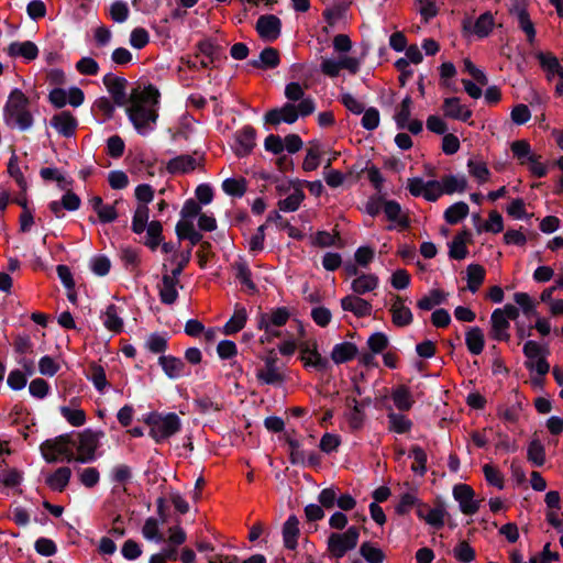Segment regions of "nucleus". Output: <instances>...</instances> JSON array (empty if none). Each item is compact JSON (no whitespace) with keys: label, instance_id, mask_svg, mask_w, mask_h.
<instances>
[{"label":"nucleus","instance_id":"41","mask_svg":"<svg viewBox=\"0 0 563 563\" xmlns=\"http://www.w3.org/2000/svg\"><path fill=\"white\" fill-rule=\"evenodd\" d=\"M285 442L289 446V461L292 465H305L306 463V455L305 452L301 450V442L294 437H290L289 431L285 432L284 434Z\"/></svg>","mask_w":563,"mask_h":563},{"label":"nucleus","instance_id":"60","mask_svg":"<svg viewBox=\"0 0 563 563\" xmlns=\"http://www.w3.org/2000/svg\"><path fill=\"white\" fill-rule=\"evenodd\" d=\"M482 230L492 233L501 232L504 230V220L501 214L496 210L490 211L488 216V221L484 225L477 227L478 233H481Z\"/></svg>","mask_w":563,"mask_h":563},{"label":"nucleus","instance_id":"55","mask_svg":"<svg viewBox=\"0 0 563 563\" xmlns=\"http://www.w3.org/2000/svg\"><path fill=\"white\" fill-rule=\"evenodd\" d=\"M109 476L112 483L125 485L133 477L132 468L126 464H118L112 467Z\"/></svg>","mask_w":563,"mask_h":563},{"label":"nucleus","instance_id":"64","mask_svg":"<svg viewBox=\"0 0 563 563\" xmlns=\"http://www.w3.org/2000/svg\"><path fill=\"white\" fill-rule=\"evenodd\" d=\"M515 302L522 309V312L527 317L538 316L536 310V302L531 299L527 292H516L514 295Z\"/></svg>","mask_w":563,"mask_h":563},{"label":"nucleus","instance_id":"58","mask_svg":"<svg viewBox=\"0 0 563 563\" xmlns=\"http://www.w3.org/2000/svg\"><path fill=\"white\" fill-rule=\"evenodd\" d=\"M366 344L369 351L376 354H380L388 347L389 340L384 332H374L367 339Z\"/></svg>","mask_w":563,"mask_h":563},{"label":"nucleus","instance_id":"59","mask_svg":"<svg viewBox=\"0 0 563 563\" xmlns=\"http://www.w3.org/2000/svg\"><path fill=\"white\" fill-rule=\"evenodd\" d=\"M410 452L415 459V463L411 465V470L415 473L424 475L427 472V453H426V451L419 445H412Z\"/></svg>","mask_w":563,"mask_h":563},{"label":"nucleus","instance_id":"31","mask_svg":"<svg viewBox=\"0 0 563 563\" xmlns=\"http://www.w3.org/2000/svg\"><path fill=\"white\" fill-rule=\"evenodd\" d=\"M196 47L199 54H202L208 59H210V63H216L227 58V56L223 55V47L217 44L211 38H205L199 41Z\"/></svg>","mask_w":563,"mask_h":563},{"label":"nucleus","instance_id":"13","mask_svg":"<svg viewBox=\"0 0 563 563\" xmlns=\"http://www.w3.org/2000/svg\"><path fill=\"white\" fill-rule=\"evenodd\" d=\"M49 125L62 136L71 137L78 128V120L70 111L64 110L51 118Z\"/></svg>","mask_w":563,"mask_h":563},{"label":"nucleus","instance_id":"32","mask_svg":"<svg viewBox=\"0 0 563 563\" xmlns=\"http://www.w3.org/2000/svg\"><path fill=\"white\" fill-rule=\"evenodd\" d=\"M391 399L396 408L400 411L410 410L415 404L410 389L406 385H399L394 388L391 391Z\"/></svg>","mask_w":563,"mask_h":563},{"label":"nucleus","instance_id":"48","mask_svg":"<svg viewBox=\"0 0 563 563\" xmlns=\"http://www.w3.org/2000/svg\"><path fill=\"white\" fill-rule=\"evenodd\" d=\"M104 314L103 325L106 329L113 333H121L123 331V320L118 316V307L114 303L109 305Z\"/></svg>","mask_w":563,"mask_h":563},{"label":"nucleus","instance_id":"14","mask_svg":"<svg viewBox=\"0 0 563 563\" xmlns=\"http://www.w3.org/2000/svg\"><path fill=\"white\" fill-rule=\"evenodd\" d=\"M256 130L252 125H244L234 134L236 146L234 153L238 157L247 156L255 146Z\"/></svg>","mask_w":563,"mask_h":563},{"label":"nucleus","instance_id":"38","mask_svg":"<svg viewBox=\"0 0 563 563\" xmlns=\"http://www.w3.org/2000/svg\"><path fill=\"white\" fill-rule=\"evenodd\" d=\"M222 190L231 197L241 198L247 190V180L243 177L240 178H227L222 181Z\"/></svg>","mask_w":563,"mask_h":563},{"label":"nucleus","instance_id":"51","mask_svg":"<svg viewBox=\"0 0 563 563\" xmlns=\"http://www.w3.org/2000/svg\"><path fill=\"white\" fill-rule=\"evenodd\" d=\"M387 418L390 424L389 429L395 431L396 433L404 434L411 430L412 422L404 415L390 411L388 412Z\"/></svg>","mask_w":563,"mask_h":563},{"label":"nucleus","instance_id":"47","mask_svg":"<svg viewBox=\"0 0 563 563\" xmlns=\"http://www.w3.org/2000/svg\"><path fill=\"white\" fill-rule=\"evenodd\" d=\"M445 294L441 289H432L429 296H423L417 301V307L423 311H430L435 306H440L445 301Z\"/></svg>","mask_w":563,"mask_h":563},{"label":"nucleus","instance_id":"37","mask_svg":"<svg viewBox=\"0 0 563 563\" xmlns=\"http://www.w3.org/2000/svg\"><path fill=\"white\" fill-rule=\"evenodd\" d=\"M468 205L464 201H457L444 211L443 218L446 223L454 225L465 219L468 216Z\"/></svg>","mask_w":563,"mask_h":563},{"label":"nucleus","instance_id":"26","mask_svg":"<svg viewBox=\"0 0 563 563\" xmlns=\"http://www.w3.org/2000/svg\"><path fill=\"white\" fill-rule=\"evenodd\" d=\"M512 13L516 14L518 20L519 29L525 32L527 36V41L530 44H533L536 41V27L533 22L530 19V14L528 10L523 7L516 5L512 10Z\"/></svg>","mask_w":563,"mask_h":563},{"label":"nucleus","instance_id":"6","mask_svg":"<svg viewBox=\"0 0 563 563\" xmlns=\"http://www.w3.org/2000/svg\"><path fill=\"white\" fill-rule=\"evenodd\" d=\"M102 434V432H100ZM78 445L76 455V462L79 463H90L96 460V451L99 446V433L92 431L91 429H86L82 432L78 433Z\"/></svg>","mask_w":563,"mask_h":563},{"label":"nucleus","instance_id":"8","mask_svg":"<svg viewBox=\"0 0 563 563\" xmlns=\"http://www.w3.org/2000/svg\"><path fill=\"white\" fill-rule=\"evenodd\" d=\"M475 492L467 484H456L453 487V497L460 505V510L466 516L475 515L479 509V501L474 499Z\"/></svg>","mask_w":563,"mask_h":563},{"label":"nucleus","instance_id":"50","mask_svg":"<svg viewBox=\"0 0 563 563\" xmlns=\"http://www.w3.org/2000/svg\"><path fill=\"white\" fill-rule=\"evenodd\" d=\"M148 208L145 205H139L132 218L131 229L135 234H141L148 225Z\"/></svg>","mask_w":563,"mask_h":563},{"label":"nucleus","instance_id":"42","mask_svg":"<svg viewBox=\"0 0 563 563\" xmlns=\"http://www.w3.org/2000/svg\"><path fill=\"white\" fill-rule=\"evenodd\" d=\"M391 321L398 328L408 327L413 321L411 310L405 305H393L390 308Z\"/></svg>","mask_w":563,"mask_h":563},{"label":"nucleus","instance_id":"2","mask_svg":"<svg viewBox=\"0 0 563 563\" xmlns=\"http://www.w3.org/2000/svg\"><path fill=\"white\" fill-rule=\"evenodd\" d=\"M30 99L19 88H14L4 106V120L8 125L18 126L21 131L29 130L34 122L29 111Z\"/></svg>","mask_w":563,"mask_h":563},{"label":"nucleus","instance_id":"40","mask_svg":"<svg viewBox=\"0 0 563 563\" xmlns=\"http://www.w3.org/2000/svg\"><path fill=\"white\" fill-rule=\"evenodd\" d=\"M384 212L386 218L391 221L396 222L401 228H408L409 227V220L406 217H400L401 214V206L396 200H386L384 202Z\"/></svg>","mask_w":563,"mask_h":563},{"label":"nucleus","instance_id":"49","mask_svg":"<svg viewBox=\"0 0 563 563\" xmlns=\"http://www.w3.org/2000/svg\"><path fill=\"white\" fill-rule=\"evenodd\" d=\"M360 554L367 563H383L386 559L382 549L369 541L363 542L360 547Z\"/></svg>","mask_w":563,"mask_h":563},{"label":"nucleus","instance_id":"30","mask_svg":"<svg viewBox=\"0 0 563 563\" xmlns=\"http://www.w3.org/2000/svg\"><path fill=\"white\" fill-rule=\"evenodd\" d=\"M8 54L13 57L21 56L26 60H34L38 55V48L31 41L13 42L8 47Z\"/></svg>","mask_w":563,"mask_h":563},{"label":"nucleus","instance_id":"54","mask_svg":"<svg viewBox=\"0 0 563 563\" xmlns=\"http://www.w3.org/2000/svg\"><path fill=\"white\" fill-rule=\"evenodd\" d=\"M321 150L319 143L313 142L312 146L308 148L307 155L302 163V168L306 172L316 170L320 165Z\"/></svg>","mask_w":563,"mask_h":563},{"label":"nucleus","instance_id":"16","mask_svg":"<svg viewBox=\"0 0 563 563\" xmlns=\"http://www.w3.org/2000/svg\"><path fill=\"white\" fill-rule=\"evenodd\" d=\"M165 273L162 276L163 286L159 288V299L164 305H173L178 298L176 286L179 283V276H174V273H167L166 264H163Z\"/></svg>","mask_w":563,"mask_h":563},{"label":"nucleus","instance_id":"15","mask_svg":"<svg viewBox=\"0 0 563 563\" xmlns=\"http://www.w3.org/2000/svg\"><path fill=\"white\" fill-rule=\"evenodd\" d=\"M442 111L445 118L462 122H468L473 115L472 110L466 108L464 104H461V100L457 97L444 98Z\"/></svg>","mask_w":563,"mask_h":563},{"label":"nucleus","instance_id":"1","mask_svg":"<svg viewBox=\"0 0 563 563\" xmlns=\"http://www.w3.org/2000/svg\"><path fill=\"white\" fill-rule=\"evenodd\" d=\"M159 97L158 89L151 84L141 92L133 89L130 95V106L126 107L125 112L135 130L142 135L153 131V125L156 124Z\"/></svg>","mask_w":563,"mask_h":563},{"label":"nucleus","instance_id":"20","mask_svg":"<svg viewBox=\"0 0 563 563\" xmlns=\"http://www.w3.org/2000/svg\"><path fill=\"white\" fill-rule=\"evenodd\" d=\"M490 336L496 341L507 342L510 339L508 329L510 328L509 321L506 319L501 309H495L490 316Z\"/></svg>","mask_w":563,"mask_h":563},{"label":"nucleus","instance_id":"23","mask_svg":"<svg viewBox=\"0 0 563 563\" xmlns=\"http://www.w3.org/2000/svg\"><path fill=\"white\" fill-rule=\"evenodd\" d=\"M283 541L288 550H296L300 534L299 520L296 515H290L283 525Z\"/></svg>","mask_w":563,"mask_h":563},{"label":"nucleus","instance_id":"63","mask_svg":"<svg viewBox=\"0 0 563 563\" xmlns=\"http://www.w3.org/2000/svg\"><path fill=\"white\" fill-rule=\"evenodd\" d=\"M196 410L201 415H207L210 411H220L222 406L211 399L210 396H199L194 400Z\"/></svg>","mask_w":563,"mask_h":563},{"label":"nucleus","instance_id":"52","mask_svg":"<svg viewBox=\"0 0 563 563\" xmlns=\"http://www.w3.org/2000/svg\"><path fill=\"white\" fill-rule=\"evenodd\" d=\"M305 199V192L297 188L287 198L278 201V208L284 212H294L299 209L302 200Z\"/></svg>","mask_w":563,"mask_h":563},{"label":"nucleus","instance_id":"3","mask_svg":"<svg viewBox=\"0 0 563 563\" xmlns=\"http://www.w3.org/2000/svg\"><path fill=\"white\" fill-rule=\"evenodd\" d=\"M76 444L77 441L74 439L73 433H64L45 440L40 445V451L46 463L53 464L59 461L71 463L76 462V454L74 452Z\"/></svg>","mask_w":563,"mask_h":563},{"label":"nucleus","instance_id":"61","mask_svg":"<svg viewBox=\"0 0 563 563\" xmlns=\"http://www.w3.org/2000/svg\"><path fill=\"white\" fill-rule=\"evenodd\" d=\"M145 346L152 353L161 354L167 350L168 341L166 336L159 333H151L145 342Z\"/></svg>","mask_w":563,"mask_h":563},{"label":"nucleus","instance_id":"39","mask_svg":"<svg viewBox=\"0 0 563 563\" xmlns=\"http://www.w3.org/2000/svg\"><path fill=\"white\" fill-rule=\"evenodd\" d=\"M146 230V240L144 244L155 251L163 242V225L159 221L153 220L148 223Z\"/></svg>","mask_w":563,"mask_h":563},{"label":"nucleus","instance_id":"62","mask_svg":"<svg viewBox=\"0 0 563 563\" xmlns=\"http://www.w3.org/2000/svg\"><path fill=\"white\" fill-rule=\"evenodd\" d=\"M445 515L446 510L444 506L440 504L439 506L429 509L424 521L435 529H441L444 526Z\"/></svg>","mask_w":563,"mask_h":563},{"label":"nucleus","instance_id":"53","mask_svg":"<svg viewBox=\"0 0 563 563\" xmlns=\"http://www.w3.org/2000/svg\"><path fill=\"white\" fill-rule=\"evenodd\" d=\"M365 170L367 172L368 180L371 181L373 187L377 190V192H380L383 183L385 179H384L379 168L376 167L375 165H372V166L365 167V168H360V169H357V166L354 165L349 174L357 173V175L360 176V174Z\"/></svg>","mask_w":563,"mask_h":563},{"label":"nucleus","instance_id":"22","mask_svg":"<svg viewBox=\"0 0 563 563\" xmlns=\"http://www.w3.org/2000/svg\"><path fill=\"white\" fill-rule=\"evenodd\" d=\"M280 64L278 49L275 47H265L257 59H251L247 65L257 69H274Z\"/></svg>","mask_w":563,"mask_h":563},{"label":"nucleus","instance_id":"9","mask_svg":"<svg viewBox=\"0 0 563 563\" xmlns=\"http://www.w3.org/2000/svg\"><path fill=\"white\" fill-rule=\"evenodd\" d=\"M495 26V19L490 11L482 13L473 23L472 18L467 16L462 22L464 33H474L479 38L487 37Z\"/></svg>","mask_w":563,"mask_h":563},{"label":"nucleus","instance_id":"43","mask_svg":"<svg viewBox=\"0 0 563 563\" xmlns=\"http://www.w3.org/2000/svg\"><path fill=\"white\" fill-rule=\"evenodd\" d=\"M528 461L536 467H541L545 463V448L539 439L530 441L527 450Z\"/></svg>","mask_w":563,"mask_h":563},{"label":"nucleus","instance_id":"17","mask_svg":"<svg viewBox=\"0 0 563 563\" xmlns=\"http://www.w3.org/2000/svg\"><path fill=\"white\" fill-rule=\"evenodd\" d=\"M164 374L173 380H176L185 375H188L186 363L180 358L173 355H161L158 357Z\"/></svg>","mask_w":563,"mask_h":563},{"label":"nucleus","instance_id":"57","mask_svg":"<svg viewBox=\"0 0 563 563\" xmlns=\"http://www.w3.org/2000/svg\"><path fill=\"white\" fill-rule=\"evenodd\" d=\"M340 488L332 485L323 488L318 495V501L324 509H332L338 504Z\"/></svg>","mask_w":563,"mask_h":563},{"label":"nucleus","instance_id":"25","mask_svg":"<svg viewBox=\"0 0 563 563\" xmlns=\"http://www.w3.org/2000/svg\"><path fill=\"white\" fill-rule=\"evenodd\" d=\"M71 477V470L67 466L58 467L54 473L49 474L45 483L54 492L62 493L68 486Z\"/></svg>","mask_w":563,"mask_h":563},{"label":"nucleus","instance_id":"5","mask_svg":"<svg viewBox=\"0 0 563 563\" xmlns=\"http://www.w3.org/2000/svg\"><path fill=\"white\" fill-rule=\"evenodd\" d=\"M360 538V529L351 526L344 533L333 532L329 536L328 551L335 559H342L349 551L356 548Z\"/></svg>","mask_w":563,"mask_h":563},{"label":"nucleus","instance_id":"7","mask_svg":"<svg viewBox=\"0 0 563 563\" xmlns=\"http://www.w3.org/2000/svg\"><path fill=\"white\" fill-rule=\"evenodd\" d=\"M299 349L300 360L305 368H314L318 372H325L330 367L329 360L319 353L316 341L312 343L308 341L301 342Z\"/></svg>","mask_w":563,"mask_h":563},{"label":"nucleus","instance_id":"29","mask_svg":"<svg viewBox=\"0 0 563 563\" xmlns=\"http://www.w3.org/2000/svg\"><path fill=\"white\" fill-rule=\"evenodd\" d=\"M196 168V159L187 154L178 155L168 161L166 170L172 174H186Z\"/></svg>","mask_w":563,"mask_h":563},{"label":"nucleus","instance_id":"35","mask_svg":"<svg viewBox=\"0 0 563 563\" xmlns=\"http://www.w3.org/2000/svg\"><path fill=\"white\" fill-rule=\"evenodd\" d=\"M486 271L479 264H470L466 267L467 288L475 294L485 280Z\"/></svg>","mask_w":563,"mask_h":563},{"label":"nucleus","instance_id":"24","mask_svg":"<svg viewBox=\"0 0 563 563\" xmlns=\"http://www.w3.org/2000/svg\"><path fill=\"white\" fill-rule=\"evenodd\" d=\"M358 355V349L355 343L342 342L333 346L331 360L335 364H344L354 360Z\"/></svg>","mask_w":563,"mask_h":563},{"label":"nucleus","instance_id":"18","mask_svg":"<svg viewBox=\"0 0 563 563\" xmlns=\"http://www.w3.org/2000/svg\"><path fill=\"white\" fill-rule=\"evenodd\" d=\"M341 308L352 312L357 318L368 317L372 313V303L360 296L347 295L341 299Z\"/></svg>","mask_w":563,"mask_h":563},{"label":"nucleus","instance_id":"34","mask_svg":"<svg viewBox=\"0 0 563 563\" xmlns=\"http://www.w3.org/2000/svg\"><path fill=\"white\" fill-rule=\"evenodd\" d=\"M85 375L99 393H103L104 388L108 386V380L104 368L101 365L96 362H91L85 372Z\"/></svg>","mask_w":563,"mask_h":563},{"label":"nucleus","instance_id":"28","mask_svg":"<svg viewBox=\"0 0 563 563\" xmlns=\"http://www.w3.org/2000/svg\"><path fill=\"white\" fill-rule=\"evenodd\" d=\"M247 321V312L243 306L235 305L233 316L223 325V333L232 335L241 331Z\"/></svg>","mask_w":563,"mask_h":563},{"label":"nucleus","instance_id":"19","mask_svg":"<svg viewBox=\"0 0 563 563\" xmlns=\"http://www.w3.org/2000/svg\"><path fill=\"white\" fill-rule=\"evenodd\" d=\"M277 356L274 351H269V355L265 358L266 371H258L256 377L267 385H277L284 382V375L277 369Z\"/></svg>","mask_w":563,"mask_h":563},{"label":"nucleus","instance_id":"36","mask_svg":"<svg viewBox=\"0 0 563 563\" xmlns=\"http://www.w3.org/2000/svg\"><path fill=\"white\" fill-rule=\"evenodd\" d=\"M378 277L374 274H362L353 279L351 284L352 290L356 295H364L377 288Z\"/></svg>","mask_w":563,"mask_h":563},{"label":"nucleus","instance_id":"21","mask_svg":"<svg viewBox=\"0 0 563 563\" xmlns=\"http://www.w3.org/2000/svg\"><path fill=\"white\" fill-rule=\"evenodd\" d=\"M290 317V312L287 307H278L272 311L268 316L267 313H261L258 319V329L265 330L266 333L269 332V327H283L287 323Z\"/></svg>","mask_w":563,"mask_h":563},{"label":"nucleus","instance_id":"12","mask_svg":"<svg viewBox=\"0 0 563 563\" xmlns=\"http://www.w3.org/2000/svg\"><path fill=\"white\" fill-rule=\"evenodd\" d=\"M299 118L296 104L291 102L284 103L280 108H274L267 111L264 115V122L274 126L279 125L282 122L287 124L295 123Z\"/></svg>","mask_w":563,"mask_h":563},{"label":"nucleus","instance_id":"44","mask_svg":"<svg viewBox=\"0 0 563 563\" xmlns=\"http://www.w3.org/2000/svg\"><path fill=\"white\" fill-rule=\"evenodd\" d=\"M232 267L235 269V278L247 289L256 291V285L252 280V272L249 267V264L241 260L234 262Z\"/></svg>","mask_w":563,"mask_h":563},{"label":"nucleus","instance_id":"4","mask_svg":"<svg viewBox=\"0 0 563 563\" xmlns=\"http://www.w3.org/2000/svg\"><path fill=\"white\" fill-rule=\"evenodd\" d=\"M145 423L151 427L150 435L157 443L163 442L180 430V419L175 412H169L165 416L153 412L145 419Z\"/></svg>","mask_w":563,"mask_h":563},{"label":"nucleus","instance_id":"11","mask_svg":"<svg viewBox=\"0 0 563 563\" xmlns=\"http://www.w3.org/2000/svg\"><path fill=\"white\" fill-rule=\"evenodd\" d=\"M103 85L111 95L113 103L118 107H123L130 102V97L126 96L128 80L124 77L114 76L109 73L103 76Z\"/></svg>","mask_w":563,"mask_h":563},{"label":"nucleus","instance_id":"10","mask_svg":"<svg viewBox=\"0 0 563 563\" xmlns=\"http://www.w3.org/2000/svg\"><path fill=\"white\" fill-rule=\"evenodd\" d=\"M255 30L263 41L274 42L282 33V21L274 14H263L257 19Z\"/></svg>","mask_w":563,"mask_h":563},{"label":"nucleus","instance_id":"56","mask_svg":"<svg viewBox=\"0 0 563 563\" xmlns=\"http://www.w3.org/2000/svg\"><path fill=\"white\" fill-rule=\"evenodd\" d=\"M468 173L476 178L479 183H485L490 176V172L483 161H475L473 158L467 162Z\"/></svg>","mask_w":563,"mask_h":563},{"label":"nucleus","instance_id":"33","mask_svg":"<svg viewBox=\"0 0 563 563\" xmlns=\"http://www.w3.org/2000/svg\"><path fill=\"white\" fill-rule=\"evenodd\" d=\"M536 58L539 60L541 68L545 73L558 75L563 79V67L555 55L552 53L537 52Z\"/></svg>","mask_w":563,"mask_h":563},{"label":"nucleus","instance_id":"45","mask_svg":"<svg viewBox=\"0 0 563 563\" xmlns=\"http://www.w3.org/2000/svg\"><path fill=\"white\" fill-rule=\"evenodd\" d=\"M514 156L525 165L532 162V158L537 155L531 152L530 143L527 140H517L510 145Z\"/></svg>","mask_w":563,"mask_h":563},{"label":"nucleus","instance_id":"46","mask_svg":"<svg viewBox=\"0 0 563 563\" xmlns=\"http://www.w3.org/2000/svg\"><path fill=\"white\" fill-rule=\"evenodd\" d=\"M440 183L446 195H453L454 192H463L467 187V180L465 176L457 177L455 175H446L442 177V180Z\"/></svg>","mask_w":563,"mask_h":563},{"label":"nucleus","instance_id":"27","mask_svg":"<svg viewBox=\"0 0 563 563\" xmlns=\"http://www.w3.org/2000/svg\"><path fill=\"white\" fill-rule=\"evenodd\" d=\"M465 344L472 355H479L485 347L483 330L479 327L468 328L465 333Z\"/></svg>","mask_w":563,"mask_h":563}]
</instances>
